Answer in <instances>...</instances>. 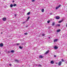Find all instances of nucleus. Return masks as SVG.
I'll return each instance as SVG.
<instances>
[{"mask_svg": "<svg viewBox=\"0 0 67 67\" xmlns=\"http://www.w3.org/2000/svg\"><path fill=\"white\" fill-rule=\"evenodd\" d=\"M25 10H24V11H25Z\"/></svg>", "mask_w": 67, "mask_h": 67, "instance_id": "79ce46f5", "label": "nucleus"}, {"mask_svg": "<svg viewBox=\"0 0 67 67\" xmlns=\"http://www.w3.org/2000/svg\"><path fill=\"white\" fill-rule=\"evenodd\" d=\"M51 64H53L54 63V61H53V60L51 61Z\"/></svg>", "mask_w": 67, "mask_h": 67, "instance_id": "0eeeda50", "label": "nucleus"}, {"mask_svg": "<svg viewBox=\"0 0 67 67\" xmlns=\"http://www.w3.org/2000/svg\"><path fill=\"white\" fill-rule=\"evenodd\" d=\"M55 64H58V63H56Z\"/></svg>", "mask_w": 67, "mask_h": 67, "instance_id": "e433bc0d", "label": "nucleus"}, {"mask_svg": "<svg viewBox=\"0 0 67 67\" xmlns=\"http://www.w3.org/2000/svg\"><path fill=\"white\" fill-rule=\"evenodd\" d=\"M30 14V12H28V13H27V15H29V14Z\"/></svg>", "mask_w": 67, "mask_h": 67, "instance_id": "4be33fe9", "label": "nucleus"}, {"mask_svg": "<svg viewBox=\"0 0 67 67\" xmlns=\"http://www.w3.org/2000/svg\"><path fill=\"white\" fill-rule=\"evenodd\" d=\"M56 26H60V24H57L56 25Z\"/></svg>", "mask_w": 67, "mask_h": 67, "instance_id": "f8f14e48", "label": "nucleus"}, {"mask_svg": "<svg viewBox=\"0 0 67 67\" xmlns=\"http://www.w3.org/2000/svg\"><path fill=\"white\" fill-rule=\"evenodd\" d=\"M66 26L67 27V24H66Z\"/></svg>", "mask_w": 67, "mask_h": 67, "instance_id": "ea45409f", "label": "nucleus"}, {"mask_svg": "<svg viewBox=\"0 0 67 67\" xmlns=\"http://www.w3.org/2000/svg\"><path fill=\"white\" fill-rule=\"evenodd\" d=\"M8 53H10V51H8Z\"/></svg>", "mask_w": 67, "mask_h": 67, "instance_id": "2f4dec72", "label": "nucleus"}, {"mask_svg": "<svg viewBox=\"0 0 67 67\" xmlns=\"http://www.w3.org/2000/svg\"><path fill=\"white\" fill-rule=\"evenodd\" d=\"M1 34H2V32L1 33Z\"/></svg>", "mask_w": 67, "mask_h": 67, "instance_id": "4c0bfd02", "label": "nucleus"}, {"mask_svg": "<svg viewBox=\"0 0 67 67\" xmlns=\"http://www.w3.org/2000/svg\"><path fill=\"white\" fill-rule=\"evenodd\" d=\"M58 39H55L54 40V42H57V41H58Z\"/></svg>", "mask_w": 67, "mask_h": 67, "instance_id": "20e7f679", "label": "nucleus"}, {"mask_svg": "<svg viewBox=\"0 0 67 67\" xmlns=\"http://www.w3.org/2000/svg\"><path fill=\"white\" fill-rule=\"evenodd\" d=\"M10 8H12V7H13V4H11L10 5Z\"/></svg>", "mask_w": 67, "mask_h": 67, "instance_id": "f3484780", "label": "nucleus"}, {"mask_svg": "<svg viewBox=\"0 0 67 67\" xmlns=\"http://www.w3.org/2000/svg\"><path fill=\"white\" fill-rule=\"evenodd\" d=\"M38 66H39L40 67H42V66H41V65H40V64H39V65H38Z\"/></svg>", "mask_w": 67, "mask_h": 67, "instance_id": "a878e982", "label": "nucleus"}, {"mask_svg": "<svg viewBox=\"0 0 67 67\" xmlns=\"http://www.w3.org/2000/svg\"><path fill=\"white\" fill-rule=\"evenodd\" d=\"M0 46L1 47H2L3 46V43H1L0 44Z\"/></svg>", "mask_w": 67, "mask_h": 67, "instance_id": "39448f33", "label": "nucleus"}, {"mask_svg": "<svg viewBox=\"0 0 67 67\" xmlns=\"http://www.w3.org/2000/svg\"><path fill=\"white\" fill-rule=\"evenodd\" d=\"M61 30L60 29H59L58 30H57V32H60Z\"/></svg>", "mask_w": 67, "mask_h": 67, "instance_id": "1a4fd4ad", "label": "nucleus"}, {"mask_svg": "<svg viewBox=\"0 0 67 67\" xmlns=\"http://www.w3.org/2000/svg\"><path fill=\"white\" fill-rule=\"evenodd\" d=\"M62 61H60L59 62L58 65L59 66H61L62 65Z\"/></svg>", "mask_w": 67, "mask_h": 67, "instance_id": "f257e3e1", "label": "nucleus"}, {"mask_svg": "<svg viewBox=\"0 0 67 67\" xmlns=\"http://www.w3.org/2000/svg\"><path fill=\"white\" fill-rule=\"evenodd\" d=\"M30 16H29L28 18H27V20H29L30 19Z\"/></svg>", "mask_w": 67, "mask_h": 67, "instance_id": "412c9836", "label": "nucleus"}, {"mask_svg": "<svg viewBox=\"0 0 67 67\" xmlns=\"http://www.w3.org/2000/svg\"><path fill=\"white\" fill-rule=\"evenodd\" d=\"M0 54H1V53H0Z\"/></svg>", "mask_w": 67, "mask_h": 67, "instance_id": "37998d69", "label": "nucleus"}, {"mask_svg": "<svg viewBox=\"0 0 67 67\" xmlns=\"http://www.w3.org/2000/svg\"><path fill=\"white\" fill-rule=\"evenodd\" d=\"M32 2H34L35 1V0H32Z\"/></svg>", "mask_w": 67, "mask_h": 67, "instance_id": "cd10ccee", "label": "nucleus"}, {"mask_svg": "<svg viewBox=\"0 0 67 67\" xmlns=\"http://www.w3.org/2000/svg\"><path fill=\"white\" fill-rule=\"evenodd\" d=\"M42 35L43 36H44V35H45L44 34H42Z\"/></svg>", "mask_w": 67, "mask_h": 67, "instance_id": "c756f323", "label": "nucleus"}, {"mask_svg": "<svg viewBox=\"0 0 67 67\" xmlns=\"http://www.w3.org/2000/svg\"><path fill=\"white\" fill-rule=\"evenodd\" d=\"M9 65L10 66H12V64H9Z\"/></svg>", "mask_w": 67, "mask_h": 67, "instance_id": "c85d7f7f", "label": "nucleus"}, {"mask_svg": "<svg viewBox=\"0 0 67 67\" xmlns=\"http://www.w3.org/2000/svg\"><path fill=\"white\" fill-rule=\"evenodd\" d=\"M55 18L56 19L58 20L59 19H60V17L59 16H56Z\"/></svg>", "mask_w": 67, "mask_h": 67, "instance_id": "7ed1b4c3", "label": "nucleus"}, {"mask_svg": "<svg viewBox=\"0 0 67 67\" xmlns=\"http://www.w3.org/2000/svg\"><path fill=\"white\" fill-rule=\"evenodd\" d=\"M19 44H20V43H17L16 45H19Z\"/></svg>", "mask_w": 67, "mask_h": 67, "instance_id": "bb28decb", "label": "nucleus"}, {"mask_svg": "<svg viewBox=\"0 0 67 67\" xmlns=\"http://www.w3.org/2000/svg\"><path fill=\"white\" fill-rule=\"evenodd\" d=\"M39 58H43V56L42 55H40L39 56Z\"/></svg>", "mask_w": 67, "mask_h": 67, "instance_id": "9d476101", "label": "nucleus"}, {"mask_svg": "<svg viewBox=\"0 0 67 67\" xmlns=\"http://www.w3.org/2000/svg\"><path fill=\"white\" fill-rule=\"evenodd\" d=\"M12 2H13V3H14V1H13Z\"/></svg>", "mask_w": 67, "mask_h": 67, "instance_id": "72a5a7b5", "label": "nucleus"}, {"mask_svg": "<svg viewBox=\"0 0 67 67\" xmlns=\"http://www.w3.org/2000/svg\"><path fill=\"white\" fill-rule=\"evenodd\" d=\"M24 35H27V33H26L24 34Z\"/></svg>", "mask_w": 67, "mask_h": 67, "instance_id": "b1692460", "label": "nucleus"}, {"mask_svg": "<svg viewBox=\"0 0 67 67\" xmlns=\"http://www.w3.org/2000/svg\"><path fill=\"white\" fill-rule=\"evenodd\" d=\"M59 8L58 7H57L55 8V9H57L58 8Z\"/></svg>", "mask_w": 67, "mask_h": 67, "instance_id": "393cba45", "label": "nucleus"}, {"mask_svg": "<svg viewBox=\"0 0 67 67\" xmlns=\"http://www.w3.org/2000/svg\"><path fill=\"white\" fill-rule=\"evenodd\" d=\"M54 57H56V55H54Z\"/></svg>", "mask_w": 67, "mask_h": 67, "instance_id": "473e14b6", "label": "nucleus"}, {"mask_svg": "<svg viewBox=\"0 0 67 67\" xmlns=\"http://www.w3.org/2000/svg\"><path fill=\"white\" fill-rule=\"evenodd\" d=\"M26 27H27V26H26Z\"/></svg>", "mask_w": 67, "mask_h": 67, "instance_id": "58836bf2", "label": "nucleus"}, {"mask_svg": "<svg viewBox=\"0 0 67 67\" xmlns=\"http://www.w3.org/2000/svg\"><path fill=\"white\" fill-rule=\"evenodd\" d=\"M55 25V22H53L52 24V26H54Z\"/></svg>", "mask_w": 67, "mask_h": 67, "instance_id": "423d86ee", "label": "nucleus"}, {"mask_svg": "<svg viewBox=\"0 0 67 67\" xmlns=\"http://www.w3.org/2000/svg\"><path fill=\"white\" fill-rule=\"evenodd\" d=\"M17 5L16 4H14V5H13V7H16V6Z\"/></svg>", "mask_w": 67, "mask_h": 67, "instance_id": "4468645a", "label": "nucleus"}, {"mask_svg": "<svg viewBox=\"0 0 67 67\" xmlns=\"http://www.w3.org/2000/svg\"><path fill=\"white\" fill-rule=\"evenodd\" d=\"M62 22H63V20H61L60 21H59V23H62Z\"/></svg>", "mask_w": 67, "mask_h": 67, "instance_id": "a211bd4d", "label": "nucleus"}, {"mask_svg": "<svg viewBox=\"0 0 67 67\" xmlns=\"http://www.w3.org/2000/svg\"><path fill=\"white\" fill-rule=\"evenodd\" d=\"M15 15L16 16V14H15Z\"/></svg>", "mask_w": 67, "mask_h": 67, "instance_id": "f704fd0d", "label": "nucleus"}, {"mask_svg": "<svg viewBox=\"0 0 67 67\" xmlns=\"http://www.w3.org/2000/svg\"><path fill=\"white\" fill-rule=\"evenodd\" d=\"M50 21H51L50 20L48 21L47 22L48 23H49L50 22Z\"/></svg>", "mask_w": 67, "mask_h": 67, "instance_id": "5701e85b", "label": "nucleus"}, {"mask_svg": "<svg viewBox=\"0 0 67 67\" xmlns=\"http://www.w3.org/2000/svg\"><path fill=\"white\" fill-rule=\"evenodd\" d=\"M6 20H7V18L5 17H4L2 19V20L4 21H6Z\"/></svg>", "mask_w": 67, "mask_h": 67, "instance_id": "f03ea898", "label": "nucleus"}, {"mask_svg": "<svg viewBox=\"0 0 67 67\" xmlns=\"http://www.w3.org/2000/svg\"><path fill=\"white\" fill-rule=\"evenodd\" d=\"M11 53H14V51L13 50H12L11 51Z\"/></svg>", "mask_w": 67, "mask_h": 67, "instance_id": "aec40b11", "label": "nucleus"}, {"mask_svg": "<svg viewBox=\"0 0 67 67\" xmlns=\"http://www.w3.org/2000/svg\"><path fill=\"white\" fill-rule=\"evenodd\" d=\"M15 62H16L17 63H19V60H15Z\"/></svg>", "mask_w": 67, "mask_h": 67, "instance_id": "ddd939ff", "label": "nucleus"}, {"mask_svg": "<svg viewBox=\"0 0 67 67\" xmlns=\"http://www.w3.org/2000/svg\"><path fill=\"white\" fill-rule=\"evenodd\" d=\"M25 23V22H24L23 23V24H24Z\"/></svg>", "mask_w": 67, "mask_h": 67, "instance_id": "c9c22d12", "label": "nucleus"}, {"mask_svg": "<svg viewBox=\"0 0 67 67\" xmlns=\"http://www.w3.org/2000/svg\"><path fill=\"white\" fill-rule=\"evenodd\" d=\"M49 50H48L47 51L46 53H45V54H48V53H49Z\"/></svg>", "mask_w": 67, "mask_h": 67, "instance_id": "9b49d317", "label": "nucleus"}, {"mask_svg": "<svg viewBox=\"0 0 67 67\" xmlns=\"http://www.w3.org/2000/svg\"><path fill=\"white\" fill-rule=\"evenodd\" d=\"M42 12H44V9H43L41 10Z\"/></svg>", "mask_w": 67, "mask_h": 67, "instance_id": "dca6fc26", "label": "nucleus"}, {"mask_svg": "<svg viewBox=\"0 0 67 67\" xmlns=\"http://www.w3.org/2000/svg\"><path fill=\"white\" fill-rule=\"evenodd\" d=\"M61 6V5H59L58 6V7L59 8Z\"/></svg>", "mask_w": 67, "mask_h": 67, "instance_id": "7c9ffc66", "label": "nucleus"}, {"mask_svg": "<svg viewBox=\"0 0 67 67\" xmlns=\"http://www.w3.org/2000/svg\"><path fill=\"white\" fill-rule=\"evenodd\" d=\"M49 38H50V37H49Z\"/></svg>", "mask_w": 67, "mask_h": 67, "instance_id": "a19ab883", "label": "nucleus"}, {"mask_svg": "<svg viewBox=\"0 0 67 67\" xmlns=\"http://www.w3.org/2000/svg\"><path fill=\"white\" fill-rule=\"evenodd\" d=\"M62 62H65V60L63 59H62Z\"/></svg>", "mask_w": 67, "mask_h": 67, "instance_id": "6ab92c4d", "label": "nucleus"}, {"mask_svg": "<svg viewBox=\"0 0 67 67\" xmlns=\"http://www.w3.org/2000/svg\"><path fill=\"white\" fill-rule=\"evenodd\" d=\"M54 49H58V47L56 46H55L54 47Z\"/></svg>", "mask_w": 67, "mask_h": 67, "instance_id": "6e6552de", "label": "nucleus"}, {"mask_svg": "<svg viewBox=\"0 0 67 67\" xmlns=\"http://www.w3.org/2000/svg\"><path fill=\"white\" fill-rule=\"evenodd\" d=\"M19 47V48H20V49H22V48H23V47H21V46H20Z\"/></svg>", "mask_w": 67, "mask_h": 67, "instance_id": "2eb2a0df", "label": "nucleus"}]
</instances>
